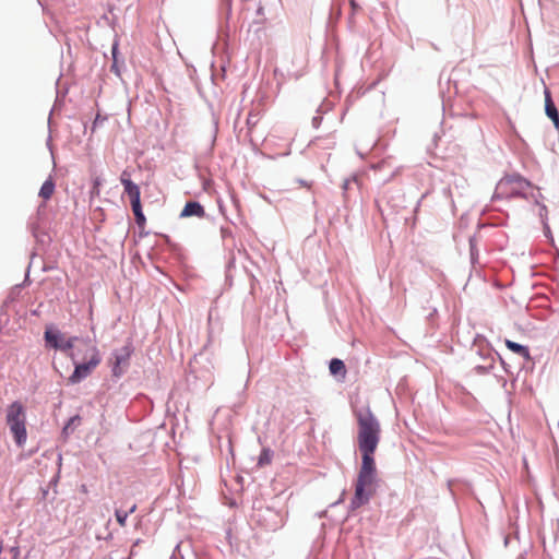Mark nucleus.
I'll return each instance as SVG.
<instances>
[{
  "label": "nucleus",
  "instance_id": "obj_22",
  "mask_svg": "<svg viewBox=\"0 0 559 559\" xmlns=\"http://www.w3.org/2000/svg\"><path fill=\"white\" fill-rule=\"evenodd\" d=\"M2 550H3V544H2V542L0 540V554L2 552Z\"/></svg>",
  "mask_w": 559,
  "mask_h": 559
},
{
  "label": "nucleus",
  "instance_id": "obj_6",
  "mask_svg": "<svg viewBox=\"0 0 559 559\" xmlns=\"http://www.w3.org/2000/svg\"><path fill=\"white\" fill-rule=\"evenodd\" d=\"M130 356L131 349L128 346L114 354L112 373L115 377H120L123 373V368L128 365Z\"/></svg>",
  "mask_w": 559,
  "mask_h": 559
},
{
  "label": "nucleus",
  "instance_id": "obj_20",
  "mask_svg": "<svg viewBox=\"0 0 559 559\" xmlns=\"http://www.w3.org/2000/svg\"><path fill=\"white\" fill-rule=\"evenodd\" d=\"M349 4H350V7H352V9H353L354 11H356V10L358 9V5H357V3H356V1H355V0H349Z\"/></svg>",
  "mask_w": 559,
  "mask_h": 559
},
{
  "label": "nucleus",
  "instance_id": "obj_2",
  "mask_svg": "<svg viewBox=\"0 0 559 559\" xmlns=\"http://www.w3.org/2000/svg\"><path fill=\"white\" fill-rule=\"evenodd\" d=\"M76 350L78 353L71 354L75 364V369L69 377V382L72 384L88 377L100 362L98 349L90 341H80Z\"/></svg>",
  "mask_w": 559,
  "mask_h": 559
},
{
  "label": "nucleus",
  "instance_id": "obj_11",
  "mask_svg": "<svg viewBox=\"0 0 559 559\" xmlns=\"http://www.w3.org/2000/svg\"><path fill=\"white\" fill-rule=\"evenodd\" d=\"M330 372L334 376H341L342 378H345L346 376V367H345V364L343 362V360L341 359H337V358H333L331 361H330Z\"/></svg>",
  "mask_w": 559,
  "mask_h": 559
},
{
  "label": "nucleus",
  "instance_id": "obj_9",
  "mask_svg": "<svg viewBox=\"0 0 559 559\" xmlns=\"http://www.w3.org/2000/svg\"><path fill=\"white\" fill-rule=\"evenodd\" d=\"M190 216H195L199 218L204 217L205 216L204 207L199 202H194V201L187 202L180 213V217H190Z\"/></svg>",
  "mask_w": 559,
  "mask_h": 559
},
{
  "label": "nucleus",
  "instance_id": "obj_12",
  "mask_svg": "<svg viewBox=\"0 0 559 559\" xmlns=\"http://www.w3.org/2000/svg\"><path fill=\"white\" fill-rule=\"evenodd\" d=\"M55 192V182L51 178H48L39 190V197L44 200H49Z\"/></svg>",
  "mask_w": 559,
  "mask_h": 559
},
{
  "label": "nucleus",
  "instance_id": "obj_16",
  "mask_svg": "<svg viewBox=\"0 0 559 559\" xmlns=\"http://www.w3.org/2000/svg\"><path fill=\"white\" fill-rule=\"evenodd\" d=\"M134 216H135V222H136L138 226L140 228H143L145 226V223H146V218H145L143 212L135 213Z\"/></svg>",
  "mask_w": 559,
  "mask_h": 559
},
{
  "label": "nucleus",
  "instance_id": "obj_15",
  "mask_svg": "<svg viewBox=\"0 0 559 559\" xmlns=\"http://www.w3.org/2000/svg\"><path fill=\"white\" fill-rule=\"evenodd\" d=\"M130 202L133 214L142 212L141 199L132 200Z\"/></svg>",
  "mask_w": 559,
  "mask_h": 559
},
{
  "label": "nucleus",
  "instance_id": "obj_13",
  "mask_svg": "<svg viewBox=\"0 0 559 559\" xmlns=\"http://www.w3.org/2000/svg\"><path fill=\"white\" fill-rule=\"evenodd\" d=\"M115 515H116V520H117L118 524L121 527H124L127 525V519L129 516L128 512L117 509L115 512Z\"/></svg>",
  "mask_w": 559,
  "mask_h": 559
},
{
  "label": "nucleus",
  "instance_id": "obj_14",
  "mask_svg": "<svg viewBox=\"0 0 559 559\" xmlns=\"http://www.w3.org/2000/svg\"><path fill=\"white\" fill-rule=\"evenodd\" d=\"M130 202L133 214L142 212L141 199L132 200Z\"/></svg>",
  "mask_w": 559,
  "mask_h": 559
},
{
  "label": "nucleus",
  "instance_id": "obj_10",
  "mask_svg": "<svg viewBox=\"0 0 559 559\" xmlns=\"http://www.w3.org/2000/svg\"><path fill=\"white\" fill-rule=\"evenodd\" d=\"M504 344L514 354H518L519 356L523 357L527 361L531 360V354L526 346H523V345L515 343L513 341H510V340H506Z\"/></svg>",
  "mask_w": 559,
  "mask_h": 559
},
{
  "label": "nucleus",
  "instance_id": "obj_18",
  "mask_svg": "<svg viewBox=\"0 0 559 559\" xmlns=\"http://www.w3.org/2000/svg\"><path fill=\"white\" fill-rule=\"evenodd\" d=\"M227 13L229 14L231 12V0H225Z\"/></svg>",
  "mask_w": 559,
  "mask_h": 559
},
{
  "label": "nucleus",
  "instance_id": "obj_4",
  "mask_svg": "<svg viewBox=\"0 0 559 559\" xmlns=\"http://www.w3.org/2000/svg\"><path fill=\"white\" fill-rule=\"evenodd\" d=\"M7 425L19 447H23L27 439L25 407L21 402H13L7 408Z\"/></svg>",
  "mask_w": 559,
  "mask_h": 559
},
{
  "label": "nucleus",
  "instance_id": "obj_21",
  "mask_svg": "<svg viewBox=\"0 0 559 559\" xmlns=\"http://www.w3.org/2000/svg\"><path fill=\"white\" fill-rule=\"evenodd\" d=\"M75 420H78V421H79V420H80V417H79V416H74V417H72V418L70 419V421H69V425L74 424V421H75Z\"/></svg>",
  "mask_w": 559,
  "mask_h": 559
},
{
  "label": "nucleus",
  "instance_id": "obj_19",
  "mask_svg": "<svg viewBox=\"0 0 559 559\" xmlns=\"http://www.w3.org/2000/svg\"><path fill=\"white\" fill-rule=\"evenodd\" d=\"M135 511H136V504H135V503H133L127 512H128V514H132V513H134Z\"/></svg>",
  "mask_w": 559,
  "mask_h": 559
},
{
  "label": "nucleus",
  "instance_id": "obj_1",
  "mask_svg": "<svg viewBox=\"0 0 559 559\" xmlns=\"http://www.w3.org/2000/svg\"><path fill=\"white\" fill-rule=\"evenodd\" d=\"M357 421V444L361 453V466L355 484V495L350 501L352 509L367 503L373 495L377 468L373 454L380 443L381 425L370 407L354 411Z\"/></svg>",
  "mask_w": 559,
  "mask_h": 559
},
{
  "label": "nucleus",
  "instance_id": "obj_17",
  "mask_svg": "<svg viewBox=\"0 0 559 559\" xmlns=\"http://www.w3.org/2000/svg\"><path fill=\"white\" fill-rule=\"evenodd\" d=\"M99 186H100V181H99L98 178H96L94 180V186H93L92 194H95V195L99 194Z\"/></svg>",
  "mask_w": 559,
  "mask_h": 559
},
{
  "label": "nucleus",
  "instance_id": "obj_7",
  "mask_svg": "<svg viewBox=\"0 0 559 559\" xmlns=\"http://www.w3.org/2000/svg\"><path fill=\"white\" fill-rule=\"evenodd\" d=\"M120 181L124 188V192L128 194L130 201L141 199V192L138 185H135L129 178V174L124 170L120 176Z\"/></svg>",
  "mask_w": 559,
  "mask_h": 559
},
{
  "label": "nucleus",
  "instance_id": "obj_5",
  "mask_svg": "<svg viewBox=\"0 0 559 559\" xmlns=\"http://www.w3.org/2000/svg\"><path fill=\"white\" fill-rule=\"evenodd\" d=\"M44 338L46 346L62 352H68L76 347L75 343L79 342L78 337L64 338L63 334H61L58 330L52 329L51 326L46 329Z\"/></svg>",
  "mask_w": 559,
  "mask_h": 559
},
{
  "label": "nucleus",
  "instance_id": "obj_3",
  "mask_svg": "<svg viewBox=\"0 0 559 559\" xmlns=\"http://www.w3.org/2000/svg\"><path fill=\"white\" fill-rule=\"evenodd\" d=\"M533 194V186L519 175H510L501 178L495 190L496 199L528 198Z\"/></svg>",
  "mask_w": 559,
  "mask_h": 559
},
{
  "label": "nucleus",
  "instance_id": "obj_8",
  "mask_svg": "<svg viewBox=\"0 0 559 559\" xmlns=\"http://www.w3.org/2000/svg\"><path fill=\"white\" fill-rule=\"evenodd\" d=\"M545 111L548 118L551 119L556 128H559V114L555 103L552 102L549 90H545Z\"/></svg>",
  "mask_w": 559,
  "mask_h": 559
}]
</instances>
